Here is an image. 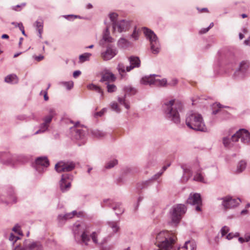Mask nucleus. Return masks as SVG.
Returning <instances> with one entry per match:
<instances>
[{
  "label": "nucleus",
  "instance_id": "26",
  "mask_svg": "<svg viewBox=\"0 0 250 250\" xmlns=\"http://www.w3.org/2000/svg\"><path fill=\"white\" fill-rule=\"evenodd\" d=\"M182 248L184 250H196V244L193 241H187Z\"/></svg>",
  "mask_w": 250,
  "mask_h": 250
},
{
  "label": "nucleus",
  "instance_id": "62",
  "mask_svg": "<svg viewBox=\"0 0 250 250\" xmlns=\"http://www.w3.org/2000/svg\"><path fill=\"white\" fill-rule=\"evenodd\" d=\"M209 27L203 28L200 31V33L202 34L206 33L209 30Z\"/></svg>",
  "mask_w": 250,
  "mask_h": 250
},
{
  "label": "nucleus",
  "instance_id": "64",
  "mask_svg": "<svg viewBox=\"0 0 250 250\" xmlns=\"http://www.w3.org/2000/svg\"><path fill=\"white\" fill-rule=\"evenodd\" d=\"M244 43L246 44V45H250V37L249 38V39H248L247 40H246L245 41H244Z\"/></svg>",
  "mask_w": 250,
  "mask_h": 250
},
{
  "label": "nucleus",
  "instance_id": "2",
  "mask_svg": "<svg viewBox=\"0 0 250 250\" xmlns=\"http://www.w3.org/2000/svg\"><path fill=\"white\" fill-rule=\"evenodd\" d=\"M109 26L106 25L103 39L99 42V44L101 46H105L106 48L105 51H103L101 53V57L105 61L111 59L118 52L117 50L113 45L109 43L106 44V43L113 42V39L109 36Z\"/></svg>",
  "mask_w": 250,
  "mask_h": 250
},
{
  "label": "nucleus",
  "instance_id": "54",
  "mask_svg": "<svg viewBox=\"0 0 250 250\" xmlns=\"http://www.w3.org/2000/svg\"><path fill=\"white\" fill-rule=\"evenodd\" d=\"M239 235L238 233H236L235 234H233L232 233H229L226 236V238L228 240L231 239L234 237H237Z\"/></svg>",
  "mask_w": 250,
  "mask_h": 250
},
{
  "label": "nucleus",
  "instance_id": "36",
  "mask_svg": "<svg viewBox=\"0 0 250 250\" xmlns=\"http://www.w3.org/2000/svg\"><path fill=\"white\" fill-rule=\"evenodd\" d=\"M110 107L112 110L115 111L116 113H120L121 109L118 106V104L115 102H112L110 104Z\"/></svg>",
  "mask_w": 250,
  "mask_h": 250
},
{
  "label": "nucleus",
  "instance_id": "43",
  "mask_svg": "<svg viewBox=\"0 0 250 250\" xmlns=\"http://www.w3.org/2000/svg\"><path fill=\"white\" fill-rule=\"evenodd\" d=\"M213 108L214 109H213L212 113L213 115H215L219 112V111L220 110V109L221 108H222V105L220 104H213Z\"/></svg>",
  "mask_w": 250,
  "mask_h": 250
},
{
  "label": "nucleus",
  "instance_id": "15",
  "mask_svg": "<svg viewBox=\"0 0 250 250\" xmlns=\"http://www.w3.org/2000/svg\"><path fill=\"white\" fill-rule=\"evenodd\" d=\"M221 199L223 200L222 205L225 209L236 207L241 202L239 198L233 199L230 197H224Z\"/></svg>",
  "mask_w": 250,
  "mask_h": 250
},
{
  "label": "nucleus",
  "instance_id": "27",
  "mask_svg": "<svg viewBox=\"0 0 250 250\" xmlns=\"http://www.w3.org/2000/svg\"><path fill=\"white\" fill-rule=\"evenodd\" d=\"M29 250H43L42 245L39 242H33L28 245Z\"/></svg>",
  "mask_w": 250,
  "mask_h": 250
},
{
  "label": "nucleus",
  "instance_id": "53",
  "mask_svg": "<svg viewBox=\"0 0 250 250\" xmlns=\"http://www.w3.org/2000/svg\"><path fill=\"white\" fill-rule=\"evenodd\" d=\"M48 112L49 114L48 115L51 116L52 118H53L56 114L55 110L54 108H49Z\"/></svg>",
  "mask_w": 250,
  "mask_h": 250
},
{
  "label": "nucleus",
  "instance_id": "55",
  "mask_svg": "<svg viewBox=\"0 0 250 250\" xmlns=\"http://www.w3.org/2000/svg\"><path fill=\"white\" fill-rule=\"evenodd\" d=\"M17 25H18V27L19 28L20 30L21 31L22 34L24 36H26V35L25 34V31H24V27H23L22 24H17Z\"/></svg>",
  "mask_w": 250,
  "mask_h": 250
},
{
  "label": "nucleus",
  "instance_id": "48",
  "mask_svg": "<svg viewBox=\"0 0 250 250\" xmlns=\"http://www.w3.org/2000/svg\"><path fill=\"white\" fill-rule=\"evenodd\" d=\"M106 111V108H104L102 109L100 111L94 113V116L95 118H98V117L102 116L104 112Z\"/></svg>",
  "mask_w": 250,
  "mask_h": 250
},
{
  "label": "nucleus",
  "instance_id": "29",
  "mask_svg": "<svg viewBox=\"0 0 250 250\" xmlns=\"http://www.w3.org/2000/svg\"><path fill=\"white\" fill-rule=\"evenodd\" d=\"M247 163L245 161H240L237 166L235 172L240 173L243 171L246 168Z\"/></svg>",
  "mask_w": 250,
  "mask_h": 250
},
{
  "label": "nucleus",
  "instance_id": "12",
  "mask_svg": "<svg viewBox=\"0 0 250 250\" xmlns=\"http://www.w3.org/2000/svg\"><path fill=\"white\" fill-rule=\"evenodd\" d=\"M22 157L21 156H16L12 155L9 152H5L4 154V157L1 159V163L4 165H7L11 166H14L16 163V161H21Z\"/></svg>",
  "mask_w": 250,
  "mask_h": 250
},
{
  "label": "nucleus",
  "instance_id": "33",
  "mask_svg": "<svg viewBox=\"0 0 250 250\" xmlns=\"http://www.w3.org/2000/svg\"><path fill=\"white\" fill-rule=\"evenodd\" d=\"M87 88L90 90H94L99 93H101V96H103V92L99 86L92 83L88 85Z\"/></svg>",
  "mask_w": 250,
  "mask_h": 250
},
{
  "label": "nucleus",
  "instance_id": "59",
  "mask_svg": "<svg viewBox=\"0 0 250 250\" xmlns=\"http://www.w3.org/2000/svg\"><path fill=\"white\" fill-rule=\"evenodd\" d=\"M244 239L246 242H249L250 240V234L247 233L245 235Z\"/></svg>",
  "mask_w": 250,
  "mask_h": 250
},
{
  "label": "nucleus",
  "instance_id": "10",
  "mask_svg": "<svg viewBox=\"0 0 250 250\" xmlns=\"http://www.w3.org/2000/svg\"><path fill=\"white\" fill-rule=\"evenodd\" d=\"M75 167L73 162H60L55 165V168L58 172H68L72 170Z\"/></svg>",
  "mask_w": 250,
  "mask_h": 250
},
{
  "label": "nucleus",
  "instance_id": "57",
  "mask_svg": "<svg viewBox=\"0 0 250 250\" xmlns=\"http://www.w3.org/2000/svg\"><path fill=\"white\" fill-rule=\"evenodd\" d=\"M81 74V72L80 70H76L73 72V76L76 78L80 75Z\"/></svg>",
  "mask_w": 250,
  "mask_h": 250
},
{
  "label": "nucleus",
  "instance_id": "44",
  "mask_svg": "<svg viewBox=\"0 0 250 250\" xmlns=\"http://www.w3.org/2000/svg\"><path fill=\"white\" fill-rule=\"evenodd\" d=\"M109 226L112 229L113 231L114 232H117L119 229L116 222H111L109 223Z\"/></svg>",
  "mask_w": 250,
  "mask_h": 250
},
{
  "label": "nucleus",
  "instance_id": "41",
  "mask_svg": "<svg viewBox=\"0 0 250 250\" xmlns=\"http://www.w3.org/2000/svg\"><path fill=\"white\" fill-rule=\"evenodd\" d=\"M48 126L49 125H46L44 123H43L41 125L40 129L36 132L35 134H38L41 132H44L45 131L47 130Z\"/></svg>",
  "mask_w": 250,
  "mask_h": 250
},
{
  "label": "nucleus",
  "instance_id": "7",
  "mask_svg": "<svg viewBox=\"0 0 250 250\" xmlns=\"http://www.w3.org/2000/svg\"><path fill=\"white\" fill-rule=\"evenodd\" d=\"M186 211L187 207L185 205L178 204L174 206L170 211L172 222L178 224Z\"/></svg>",
  "mask_w": 250,
  "mask_h": 250
},
{
  "label": "nucleus",
  "instance_id": "8",
  "mask_svg": "<svg viewBox=\"0 0 250 250\" xmlns=\"http://www.w3.org/2000/svg\"><path fill=\"white\" fill-rule=\"evenodd\" d=\"M143 29L145 35L149 40L152 53L153 54L158 53L160 51V44L157 36L152 30L146 27Z\"/></svg>",
  "mask_w": 250,
  "mask_h": 250
},
{
  "label": "nucleus",
  "instance_id": "63",
  "mask_svg": "<svg viewBox=\"0 0 250 250\" xmlns=\"http://www.w3.org/2000/svg\"><path fill=\"white\" fill-rule=\"evenodd\" d=\"M25 5V3H23L21 5H17L16 6L14 7L13 8V9H14V10L17 11L18 10L17 8L20 7L21 6H24Z\"/></svg>",
  "mask_w": 250,
  "mask_h": 250
},
{
  "label": "nucleus",
  "instance_id": "49",
  "mask_svg": "<svg viewBox=\"0 0 250 250\" xmlns=\"http://www.w3.org/2000/svg\"><path fill=\"white\" fill-rule=\"evenodd\" d=\"M19 239V237L18 236H15L13 233H11L10 235L9 238V240L12 242L13 245L14 244L15 242H17V241Z\"/></svg>",
  "mask_w": 250,
  "mask_h": 250
},
{
  "label": "nucleus",
  "instance_id": "45",
  "mask_svg": "<svg viewBox=\"0 0 250 250\" xmlns=\"http://www.w3.org/2000/svg\"><path fill=\"white\" fill-rule=\"evenodd\" d=\"M229 229L227 226H224L221 229V233L222 237L224 236L229 231Z\"/></svg>",
  "mask_w": 250,
  "mask_h": 250
},
{
  "label": "nucleus",
  "instance_id": "20",
  "mask_svg": "<svg viewBox=\"0 0 250 250\" xmlns=\"http://www.w3.org/2000/svg\"><path fill=\"white\" fill-rule=\"evenodd\" d=\"M83 213L82 212H77V211L74 210L70 213L65 214H59L58 216V220L60 223H62L63 221L73 218L74 216H80Z\"/></svg>",
  "mask_w": 250,
  "mask_h": 250
},
{
  "label": "nucleus",
  "instance_id": "61",
  "mask_svg": "<svg viewBox=\"0 0 250 250\" xmlns=\"http://www.w3.org/2000/svg\"><path fill=\"white\" fill-rule=\"evenodd\" d=\"M13 250H25L24 248L21 247L19 245H17L16 247L13 249Z\"/></svg>",
  "mask_w": 250,
  "mask_h": 250
},
{
  "label": "nucleus",
  "instance_id": "37",
  "mask_svg": "<svg viewBox=\"0 0 250 250\" xmlns=\"http://www.w3.org/2000/svg\"><path fill=\"white\" fill-rule=\"evenodd\" d=\"M106 84L107 91L109 93H112L116 91V86L114 84H110L109 83H105Z\"/></svg>",
  "mask_w": 250,
  "mask_h": 250
},
{
  "label": "nucleus",
  "instance_id": "13",
  "mask_svg": "<svg viewBox=\"0 0 250 250\" xmlns=\"http://www.w3.org/2000/svg\"><path fill=\"white\" fill-rule=\"evenodd\" d=\"M72 180V176L69 174H64L62 175L61 180L60 181V187L62 192L69 189Z\"/></svg>",
  "mask_w": 250,
  "mask_h": 250
},
{
  "label": "nucleus",
  "instance_id": "58",
  "mask_svg": "<svg viewBox=\"0 0 250 250\" xmlns=\"http://www.w3.org/2000/svg\"><path fill=\"white\" fill-rule=\"evenodd\" d=\"M43 58H44L43 56L41 55H40L38 56L35 57V60H36L38 62H40V61H42V60L43 59Z\"/></svg>",
  "mask_w": 250,
  "mask_h": 250
},
{
  "label": "nucleus",
  "instance_id": "1",
  "mask_svg": "<svg viewBox=\"0 0 250 250\" xmlns=\"http://www.w3.org/2000/svg\"><path fill=\"white\" fill-rule=\"evenodd\" d=\"M183 108L182 103L175 99L165 101L163 104V110L165 118L176 125L180 124V112Z\"/></svg>",
  "mask_w": 250,
  "mask_h": 250
},
{
  "label": "nucleus",
  "instance_id": "46",
  "mask_svg": "<svg viewBox=\"0 0 250 250\" xmlns=\"http://www.w3.org/2000/svg\"><path fill=\"white\" fill-rule=\"evenodd\" d=\"M167 81L166 79L162 80L157 79V84L156 85L164 86L167 84Z\"/></svg>",
  "mask_w": 250,
  "mask_h": 250
},
{
  "label": "nucleus",
  "instance_id": "16",
  "mask_svg": "<svg viewBox=\"0 0 250 250\" xmlns=\"http://www.w3.org/2000/svg\"><path fill=\"white\" fill-rule=\"evenodd\" d=\"M121 203H116L115 205L113 206L111 201L109 199H104L103 203L102 204V207L108 206L111 207L114 210L117 211L116 212L117 215L122 214L124 211V209L122 207H121Z\"/></svg>",
  "mask_w": 250,
  "mask_h": 250
},
{
  "label": "nucleus",
  "instance_id": "28",
  "mask_svg": "<svg viewBox=\"0 0 250 250\" xmlns=\"http://www.w3.org/2000/svg\"><path fill=\"white\" fill-rule=\"evenodd\" d=\"M5 82L7 83H18V80L17 76L15 74H10L7 75L4 80Z\"/></svg>",
  "mask_w": 250,
  "mask_h": 250
},
{
  "label": "nucleus",
  "instance_id": "14",
  "mask_svg": "<svg viewBox=\"0 0 250 250\" xmlns=\"http://www.w3.org/2000/svg\"><path fill=\"white\" fill-rule=\"evenodd\" d=\"M130 22L125 20L118 21L113 25L114 31L117 30L118 32L121 33L128 30L130 27Z\"/></svg>",
  "mask_w": 250,
  "mask_h": 250
},
{
  "label": "nucleus",
  "instance_id": "17",
  "mask_svg": "<svg viewBox=\"0 0 250 250\" xmlns=\"http://www.w3.org/2000/svg\"><path fill=\"white\" fill-rule=\"evenodd\" d=\"M249 66V63L247 61H242L239 64L238 69L234 72V76L235 78H243Z\"/></svg>",
  "mask_w": 250,
  "mask_h": 250
},
{
  "label": "nucleus",
  "instance_id": "60",
  "mask_svg": "<svg viewBox=\"0 0 250 250\" xmlns=\"http://www.w3.org/2000/svg\"><path fill=\"white\" fill-rule=\"evenodd\" d=\"M177 80L176 79H173L172 81V82L169 83H168V84L170 85H171V86H174V85H176L177 84Z\"/></svg>",
  "mask_w": 250,
  "mask_h": 250
},
{
  "label": "nucleus",
  "instance_id": "9",
  "mask_svg": "<svg viewBox=\"0 0 250 250\" xmlns=\"http://www.w3.org/2000/svg\"><path fill=\"white\" fill-rule=\"evenodd\" d=\"M49 165V162L47 158L45 156H42L36 158L34 167L39 172H42Z\"/></svg>",
  "mask_w": 250,
  "mask_h": 250
},
{
  "label": "nucleus",
  "instance_id": "35",
  "mask_svg": "<svg viewBox=\"0 0 250 250\" xmlns=\"http://www.w3.org/2000/svg\"><path fill=\"white\" fill-rule=\"evenodd\" d=\"M118 164V161L116 159H113L112 160L108 162L105 165V168L106 169H110L113 167Z\"/></svg>",
  "mask_w": 250,
  "mask_h": 250
},
{
  "label": "nucleus",
  "instance_id": "22",
  "mask_svg": "<svg viewBox=\"0 0 250 250\" xmlns=\"http://www.w3.org/2000/svg\"><path fill=\"white\" fill-rule=\"evenodd\" d=\"M115 80L116 77L113 73L106 71L102 74L100 82H105V83H109L115 81Z\"/></svg>",
  "mask_w": 250,
  "mask_h": 250
},
{
  "label": "nucleus",
  "instance_id": "42",
  "mask_svg": "<svg viewBox=\"0 0 250 250\" xmlns=\"http://www.w3.org/2000/svg\"><path fill=\"white\" fill-rule=\"evenodd\" d=\"M109 17L112 23V25L114 23H116L118 21L117 20L118 17V14L115 13H112L109 14Z\"/></svg>",
  "mask_w": 250,
  "mask_h": 250
},
{
  "label": "nucleus",
  "instance_id": "52",
  "mask_svg": "<svg viewBox=\"0 0 250 250\" xmlns=\"http://www.w3.org/2000/svg\"><path fill=\"white\" fill-rule=\"evenodd\" d=\"M90 238H91L93 242L94 243H95V244L98 243L97 235L95 232H92V233L91 234V235L90 236Z\"/></svg>",
  "mask_w": 250,
  "mask_h": 250
},
{
  "label": "nucleus",
  "instance_id": "3",
  "mask_svg": "<svg viewBox=\"0 0 250 250\" xmlns=\"http://www.w3.org/2000/svg\"><path fill=\"white\" fill-rule=\"evenodd\" d=\"M187 125L190 128L202 132H207L208 129L204 122L202 116L192 111L187 115L186 119Z\"/></svg>",
  "mask_w": 250,
  "mask_h": 250
},
{
  "label": "nucleus",
  "instance_id": "32",
  "mask_svg": "<svg viewBox=\"0 0 250 250\" xmlns=\"http://www.w3.org/2000/svg\"><path fill=\"white\" fill-rule=\"evenodd\" d=\"M91 54L89 53H85L79 56V62L83 63L84 62L89 61Z\"/></svg>",
  "mask_w": 250,
  "mask_h": 250
},
{
  "label": "nucleus",
  "instance_id": "30",
  "mask_svg": "<svg viewBox=\"0 0 250 250\" xmlns=\"http://www.w3.org/2000/svg\"><path fill=\"white\" fill-rule=\"evenodd\" d=\"M130 44V42L124 38H120L118 42V45L120 47L126 48Z\"/></svg>",
  "mask_w": 250,
  "mask_h": 250
},
{
  "label": "nucleus",
  "instance_id": "4",
  "mask_svg": "<svg viewBox=\"0 0 250 250\" xmlns=\"http://www.w3.org/2000/svg\"><path fill=\"white\" fill-rule=\"evenodd\" d=\"M239 139L244 144L248 143L250 141V134L249 131L245 129H240L231 138L224 137L223 144L225 147L230 148L233 146V142H238Z\"/></svg>",
  "mask_w": 250,
  "mask_h": 250
},
{
  "label": "nucleus",
  "instance_id": "31",
  "mask_svg": "<svg viewBox=\"0 0 250 250\" xmlns=\"http://www.w3.org/2000/svg\"><path fill=\"white\" fill-rule=\"evenodd\" d=\"M193 180L194 181L204 183H206L204 175L200 170H198L196 172V174L194 176Z\"/></svg>",
  "mask_w": 250,
  "mask_h": 250
},
{
  "label": "nucleus",
  "instance_id": "23",
  "mask_svg": "<svg viewBox=\"0 0 250 250\" xmlns=\"http://www.w3.org/2000/svg\"><path fill=\"white\" fill-rule=\"evenodd\" d=\"M8 199L4 201L1 197H0V202L8 203H16L17 202L16 197L14 195V190L12 188H9L8 191Z\"/></svg>",
  "mask_w": 250,
  "mask_h": 250
},
{
  "label": "nucleus",
  "instance_id": "25",
  "mask_svg": "<svg viewBox=\"0 0 250 250\" xmlns=\"http://www.w3.org/2000/svg\"><path fill=\"white\" fill-rule=\"evenodd\" d=\"M163 171H160L158 173H157L156 174H155V175H154L151 179L147 180V181H146L145 182H144V186L142 187L143 188H146V187H147L148 186L151 185L153 181L154 180H157V179H158L163 174Z\"/></svg>",
  "mask_w": 250,
  "mask_h": 250
},
{
  "label": "nucleus",
  "instance_id": "39",
  "mask_svg": "<svg viewBox=\"0 0 250 250\" xmlns=\"http://www.w3.org/2000/svg\"><path fill=\"white\" fill-rule=\"evenodd\" d=\"M124 90L126 93L131 95H134L136 93V90L130 86H127L125 87Z\"/></svg>",
  "mask_w": 250,
  "mask_h": 250
},
{
  "label": "nucleus",
  "instance_id": "56",
  "mask_svg": "<svg viewBox=\"0 0 250 250\" xmlns=\"http://www.w3.org/2000/svg\"><path fill=\"white\" fill-rule=\"evenodd\" d=\"M42 93H43V97L44 100L46 101H47L48 100V97L47 96V92L46 90L43 92V91H42L40 93V94L42 95Z\"/></svg>",
  "mask_w": 250,
  "mask_h": 250
},
{
  "label": "nucleus",
  "instance_id": "47",
  "mask_svg": "<svg viewBox=\"0 0 250 250\" xmlns=\"http://www.w3.org/2000/svg\"><path fill=\"white\" fill-rule=\"evenodd\" d=\"M138 35H139L138 31H137V28H136V27H135L133 32L132 34L131 35V38H133L135 40H137L138 39V37H139Z\"/></svg>",
  "mask_w": 250,
  "mask_h": 250
},
{
  "label": "nucleus",
  "instance_id": "40",
  "mask_svg": "<svg viewBox=\"0 0 250 250\" xmlns=\"http://www.w3.org/2000/svg\"><path fill=\"white\" fill-rule=\"evenodd\" d=\"M93 135L98 138H102L105 136V133L102 131L96 130L92 131Z\"/></svg>",
  "mask_w": 250,
  "mask_h": 250
},
{
  "label": "nucleus",
  "instance_id": "24",
  "mask_svg": "<svg viewBox=\"0 0 250 250\" xmlns=\"http://www.w3.org/2000/svg\"><path fill=\"white\" fill-rule=\"evenodd\" d=\"M181 167L183 169L184 173L182 177V180L183 181L187 182L191 177L192 172L189 168L184 167V166H182Z\"/></svg>",
  "mask_w": 250,
  "mask_h": 250
},
{
  "label": "nucleus",
  "instance_id": "34",
  "mask_svg": "<svg viewBox=\"0 0 250 250\" xmlns=\"http://www.w3.org/2000/svg\"><path fill=\"white\" fill-rule=\"evenodd\" d=\"M125 97H126L125 94L123 97H118V101L121 104L124 105L125 106V108H126L127 109H128L129 108L130 106H129V105L126 102Z\"/></svg>",
  "mask_w": 250,
  "mask_h": 250
},
{
  "label": "nucleus",
  "instance_id": "18",
  "mask_svg": "<svg viewBox=\"0 0 250 250\" xmlns=\"http://www.w3.org/2000/svg\"><path fill=\"white\" fill-rule=\"evenodd\" d=\"M79 123L75 125V127L72 128L73 137L76 140L82 139L85 135L86 129H83L78 126Z\"/></svg>",
  "mask_w": 250,
  "mask_h": 250
},
{
  "label": "nucleus",
  "instance_id": "6",
  "mask_svg": "<svg viewBox=\"0 0 250 250\" xmlns=\"http://www.w3.org/2000/svg\"><path fill=\"white\" fill-rule=\"evenodd\" d=\"M130 65L125 66L123 63H119L117 69L118 70L121 77L123 78L125 76V72H129L135 68H138L140 66L141 61L139 57L131 56L128 58Z\"/></svg>",
  "mask_w": 250,
  "mask_h": 250
},
{
  "label": "nucleus",
  "instance_id": "21",
  "mask_svg": "<svg viewBox=\"0 0 250 250\" xmlns=\"http://www.w3.org/2000/svg\"><path fill=\"white\" fill-rule=\"evenodd\" d=\"M156 76L160 77V76L155 74L153 75H150L149 76H145L141 79V82L142 83L146 85L148 84L150 85L152 84H157V79L154 78V77Z\"/></svg>",
  "mask_w": 250,
  "mask_h": 250
},
{
  "label": "nucleus",
  "instance_id": "51",
  "mask_svg": "<svg viewBox=\"0 0 250 250\" xmlns=\"http://www.w3.org/2000/svg\"><path fill=\"white\" fill-rule=\"evenodd\" d=\"M35 25L37 30L41 28H43V21H37L35 23Z\"/></svg>",
  "mask_w": 250,
  "mask_h": 250
},
{
  "label": "nucleus",
  "instance_id": "50",
  "mask_svg": "<svg viewBox=\"0 0 250 250\" xmlns=\"http://www.w3.org/2000/svg\"><path fill=\"white\" fill-rule=\"evenodd\" d=\"M52 118H52L51 116L47 115L44 117V118H43V123L49 125L52 120Z\"/></svg>",
  "mask_w": 250,
  "mask_h": 250
},
{
  "label": "nucleus",
  "instance_id": "5",
  "mask_svg": "<svg viewBox=\"0 0 250 250\" xmlns=\"http://www.w3.org/2000/svg\"><path fill=\"white\" fill-rule=\"evenodd\" d=\"M175 242V239L169 236L168 232L162 231L157 234L155 244L161 250H174Z\"/></svg>",
  "mask_w": 250,
  "mask_h": 250
},
{
  "label": "nucleus",
  "instance_id": "11",
  "mask_svg": "<svg viewBox=\"0 0 250 250\" xmlns=\"http://www.w3.org/2000/svg\"><path fill=\"white\" fill-rule=\"evenodd\" d=\"M187 203L191 205H196L195 210L197 211H201L202 199L199 193L190 194L187 199Z\"/></svg>",
  "mask_w": 250,
  "mask_h": 250
},
{
  "label": "nucleus",
  "instance_id": "38",
  "mask_svg": "<svg viewBox=\"0 0 250 250\" xmlns=\"http://www.w3.org/2000/svg\"><path fill=\"white\" fill-rule=\"evenodd\" d=\"M60 84L66 87L68 90H70L74 85V83L72 81L69 82H62Z\"/></svg>",
  "mask_w": 250,
  "mask_h": 250
},
{
  "label": "nucleus",
  "instance_id": "19",
  "mask_svg": "<svg viewBox=\"0 0 250 250\" xmlns=\"http://www.w3.org/2000/svg\"><path fill=\"white\" fill-rule=\"evenodd\" d=\"M74 238L77 243L80 244H84L85 245H87L88 242L90 240V236L86 231H83L80 238L75 234Z\"/></svg>",
  "mask_w": 250,
  "mask_h": 250
}]
</instances>
